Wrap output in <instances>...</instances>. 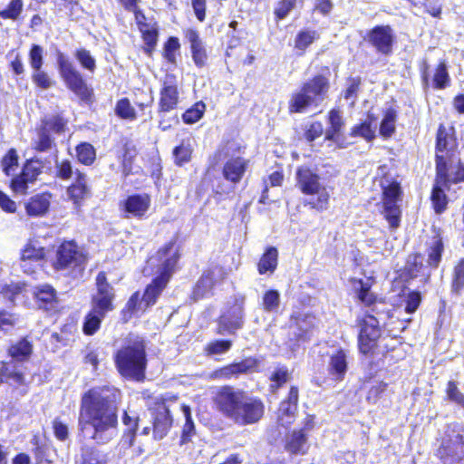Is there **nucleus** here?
Masks as SVG:
<instances>
[{
    "mask_svg": "<svg viewBox=\"0 0 464 464\" xmlns=\"http://www.w3.org/2000/svg\"><path fill=\"white\" fill-rule=\"evenodd\" d=\"M121 392L112 385L95 386L81 397L78 424L84 432L92 430L90 438L99 444L112 440L118 427V411Z\"/></svg>",
    "mask_w": 464,
    "mask_h": 464,
    "instance_id": "obj_1",
    "label": "nucleus"
},
{
    "mask_svg": "<svg viewBox=\"0 0 464 464\" xmlns=\"http://www.w3.org/2000/svg\"><path fill=\"white\" fill-rule=\"evenodd\" d=\"M216 411L239 426L257 423L265 415V404L256 396H248L241 389L221 386L213 397Z\"/></svg>",
    "mask_w": 464,
    "mask_h": 464,
    "instance_id": "obj_2",
    "label": "nucleus"
},
{
    "mask_svg": "<svg viewBox=\"0 0 464 464\" xmlns=\"http://www.w3.org/2000/svg\"><path fill=\"white\" fill-rule=\"evenodd\" d=\"M113 362L119 375L128 381L143 382L148 366L147 342L140 335L129 336L114 353Z\"/></svg>",
    "mask_w": 464,
    "mask_h": 464,
    "instance_id": "obj_3",
    "label": "nucleus"
},
{
    "mask_svg": "<svg viewBox=\"0 0 464 464\" xmlns=\"http://www.w3.org/2000/svg\"><path fill=\"white\" fill-rule=\"evenodd\" d=\"M329 90V78L323 73L314 74L290 94L287 101L289 114L306 113L319 107L326 99Z\"/></svg>",
    "mask_w": 464,
    "mask_h": 464,
    "instance_id": "obj_4",
    "label": "nucleus"
},
{
    "mask_svg": "<svg viewBox=\"0 0 464 464\" xmlns=\"http://www.w3.org/2000/svg\"><path fill=\"white\" fill-rule=\"evenodd\" d=\"M379 186L381 188L380 202L378 203L379 214L387 222L390 231H396L401 226L402 221L403 188L396 179H387L386 174L381 178Z\"/></svg>",
    "mask_w": 464,
    "mask_h": 464,
    "instance_id": "obj_5",
    "label": "nucleus"
},
{
    "mask_svg": "<svg viewBox=\"0 0 464 464\" xmlns=\"http://www.w3.org/2000/svg\"><path fill=\"white\" fill-rule=\"evenodd\" d=\"M464 182V164L459 160L453 171L435 169L434 181L430 189V208L436 215H442L449 208L450 199L446 191L452 185Z\"/></svg>",
    "mask_w": 464,
    "mask_h": 464,
    "instance_id": "obj_6",
    "label": "nucleus"
},
{
    "mask_svg": "<svg viewBox=\"0 0 464 464\" xmlns=\"http://www.w3.org/2000/svg\"><path fill=\"white\" fill-rule=\"evenodd\" d=\"M295 186L302 194L306 196L317 195L304 203L318 212H323L329 208L330 193L321 183L320 175L308 166H299L295 171Z\"/></svg>",
    "mask_w": 464,
    "mask_h": 464,
    "instance_id": "obj_7",
    "label": "nucleus"
},
{
    "mask_svg": "<svg viewBox=\"0 0 464 464\" xmlns=\"http://www.w3.org/2000/svg\"><path fill=\"white\" fill-rule=\"evenodd\" d=\"M57 69L66 88L82 102L92 104L94 100V91L87 82L82 73L60 51L56 53Z\"/></svg>",
    "mask_w": 464,
    "mask_h": 464,
    "instance_id": "obj_8",
    "label": "nucleus"
},
{
    "mask_svg": "<svg viewBox=\"0 0 464 464\" xmlns=\"http://www.w3.org/2000/svg\"><path fill=\"white\" fill-rule=\"evenodd\" d=\"M459 142L456 129L453 126L439 124L435 136V169L450 171V160L459 158Z\"/></svg>",
    "mask_w": 464,
    "mask_h": 464,
    "instance_id": "obj_9",
    "label": "nucleus"
},
{
    "mask_svg": "<svg viewBox=\"0 0 464 464\" xmlns=\"http://www.w3.org/2000/svg\"><path fill=\"white\" fill-rule=\"evenodd\" d=\"M179 259L180 253L179 249L177 248L169 257L163 260L160 266L158 275L154 276L150 283L145 286L140 297L144 301L145 306H148L149 309L156 304L160 295L167 287L172 275L177 269Z\"/></svg>",
    "mask_w": 464,
    "mask_h": 464,
    "instance_id": "obj_10",
    "label": "nucleus"
},
{
    "mask_svg": "<svg viewBox=\"0 0 464 464\" xmlns=\"http://www.w3.org/2000/svg\"><path fill=\"white\" fill-rule=\"evenodd\" d=\"M179 399L177 394L165 393L154 401L152 411V432L157 440H162L173 425V418L168 402H175Z\"/></svg>",
    "mask_w": 464,
    "mask_h": 464,
    "instance_id": "obj_11",
    "label": "nucleus"
},
{
    "mask_svg": "<svg viewBox=\"0 0 464 464\" xmlns=\"http://www.w3.org/2000/svg\"><path fill=\"white\" fill-rule=\"evenodd\" d=\"M358 324L360 325L358 349L362 354L372 356L378 347L382 333L379 321L374 315L365 314L358 321Z\"/></svg>",
    "mask_w": 464,
    "mask_h": 464,
    "instance_id": "obj_12",
    "label": "nucleus"
},
{
    "mask_svg": "<svg viewBox=\"0 0 464 464\" xmlns=\"http://www.w3.org/2000/svg\"><path fill=\"white\" fill-rule=\"evenodd\" d=\"M44 167V162L39 158L33 157L25 160L20 173L11 179L9 188L15 194H27L29 184L36 181L37 178L42 174Z\"/></svg>",
    "mask_w": 464,
    "mask_h": 464,
    "instance_id": "obj_13",
    "label": "nucleus"
},
{
    "mask_svg": "<svg viewBox=\"0 0 464 464\" xmlns=\"http://www.w3.org/2000/svg\"><path fill=\"white\" fill-rule=\"evenodd\" d=\"M180 92L177 75L167 73L161 81L157 112L160 116L179 109Z\"/></svg>",
    "mask_w": 464,
    "mask_h": 464,
    "instance_id": "obj_14",
    "label": "nucleus"
},
{
    "mask_svg": "<svg viewBox=\"0 0 464 464\" xmlns=\"http://www.w3.org/2000/svg\"><path fill=\"white\" fill-rule=\"evenodd\" d=\"M86 261V256L80 250L74 240H63L55 251L52 261V267L55 271H63L70 267H76Z\"/></svg>",
    "mask_w": 464,
    "mask_h": 464,
    "instance_id": "obj_15",
    "label": "nucleus"
},
{
    "mask_svg": "<svg viewBox=\"0 0 464 464\" xmlns=\"http://www.w3.org/2000/svg\"><path fill=\"white\" fill-rule=\"evenodd\" d=\"M95 292L91 295L90 305L111 313L115 310L116 291L109 282L107 273L100 271L95 276Z\"/></svg>",
    "mask_w": 464,
    "mask_h": 464,
    "instance_id": "obj_16",
    "label": "nucleus"
},
{
    "mask_svg": "<svg viewBox=\"0 0 464 464\" xmlns=\"http://www.w3.org/2000/svg\"><path fill=\"white\" fill-rule=\"evenodd\" d=\"M364 40L376 53L390 56L393 53L396 36L389 24H378L367 31Z\"/></svg>",
    "mask_w": 464,
    "mask_h": 464,
    "instance_id": "obj_17",
    "label": "nucleus"
},
{
    "mask_svg": "<svg viewBox=\"0 0 464 464\" xmlns=\"http://www.w3.org/2000/svg\"><path fill=\"white\" fill-rule=\"evenodd\" d=\"M226 277L227 273L221 266L209 267L204 270L192 286L190 299L197 302L212 295L216 285L223 283Z\"/></svg>",
    "mask_w": 464,
    "mask_h": 464,
    "instance_id": "obj_18",
    "label": "nucleus"
},
{
    "mask_svg": "<svg viewBox=\"0 0 464 464\" xmlns=\"http://www.w3.org/2000/svg\"><path fill=\"white\" fill-rule=\"evenodd\" d=\"M118 206L122 218L141 220L148 217L151 196L149 193H132L120 200Z\"/></svg>",
    "mask_w": 464,
    "mask_h": 464,
    "instance_id": "obj_19",
    "label": "nucleus"
},
{
    "mask_svg": "<svg viewBox=\"0 0 464 464\" xmlns=\"http://www.w3.org/2000/svg\"><path fill=\"white\" fill-rule=\"evenodd\" d=\"M432 232V236H430L425 242L427 282L431 276V272L437 270L442 263L446 246L445 238L441 229L439 227H433Z\"/></svg>",
    "mask_w": 464,
    "mask_h": 464,
    "instance_id": "obj_20",
    "label": "nucleus"
},
{
    "mask_svg": "<svg viewBox=\"0 0 464 464\" xmlns=\"http://www.w3.org/2000/svg\"><path fill=\"white\" fill-rule=\"evenodd\" d=\"M435 456L442 464H464V436L456 434L442 438Z\"/></svg>",
    "mask_w": 464,
    "mask_h": 464,
    "instance_id": "obj_21",
    "label": "nucleus"
},
{
    "mask_svg": "<svg viewBox=\"0 0 464 464\" xmlns=\"http://www.w3.org/2000/svg\"><path fill=\"white\" fill-rule=\"evenodd\" d=\"M29 63L33 69L32 82L41 90H48L55 84L49 73L43 70L44 48L39 44H32L29 53Z\"/></svg>",
    "mask_w": 464,
    "mask_h": 464,
    "instance_id": "obj_22",
    "label": "nucleus"
},
{
    "mask_svg": "<svg viewBox=\"0 0 464 464\" xmlns=\"http://www.w3.org/2000/svg\"><path fill=\"white\" fill-rule=\"evenodd\" d=\"M46 256V248L41 246L36 239L30 238L20 250V266L24 273L31 275L34 273L32 266L45 261Z\"/></svg>",
    "mask_w": 464,
    "mask_h": 464,
    "instance_id": "obj_23",
    "label": "nucleus"
},
{
    "mask_svg": "<svg viewBox=\"0 0 464 464\" xmlns=\"http://www.w3.org/2000/svg\"><path fill=\"white\" fill-rule=\"evenodd\" d=\"M0 383L13 385L14 389L23 388L21 394L27 393L29 382L26 380L25 372L19 363L9 361L0 362Z\"/></svg>",
    "mask_w": 464,
    "mask_h": 464,
    "instance_id": "obj_24",
    "label": "nucleus"
},
{
    "mask_svg": "<svg viewBox=\"0 0 464 464\" xmlns=\"http://www.w3.org/2000/svg\"><path fill=\"white\" fill-rule=\"evenodd\" d=\"M74 180L66 188L68 200L76 210H80L85 201L91 198L92 190L88 184L87 176L79 169L74 172Z\"/></svg>",
    "mask_w": 464,
    "mask_h": 464,
    "instance_id": "obj_25",
    "label": "nucleus"
},
{
    "mask_svg": "<svg viewBox=\"0 0 464 464\" xmlns=\"http://www.w3.org/2000/svg\"><path fill=\"white\" fill-rule=\"evenodd\" d=\"M244 324V307L243 304H238L228 309L217 319V327L215 333L219 335L226 334H235L236 332L243 327Z\"/></svg>",
    "mask_w": 464,
    "mask_h": 464,
    "instance_id": "obj_26",
    "label": "nucleus"
},
{
    "mask_svg": "<svg viewBox=\"0 0 464 464\" xmlns=\"http://www.w3.org/2000/svg\"><path fill=\"white\" fill-rule=\"evenodd\" d=\"M299 401V389L296 385L289 388L287 396L281 401L277 410V422L283 427H287L294 423Z\"/></svg>",
    "mask_w": 464,
    "mask_h": 464,
    "instance_id": "obj_27",
    "label": "nucleus"
},
{
    "mask_svg": "<svg viewBox=\"0 0 464 464\" xmlns=\"http://www.w3.org/2000/svg\"><path fill=\"white\" fill-rule=\"evenodd\" d=\"M250 160L242 156L228 158L223 164L222 176L232 185L239 184L248 170Z\"/></svg>",
    "mask_w": 464,
    "mask_h": 464,
    "instance_id": "obj_28",
    "label": "nucleus"
},
{
    "mask_svg": "<svg viewBox=\"0 0 464 464\" xmlns=\"http://www.w3.org/2000/svg\"><path fill=\"white\" fill-rule=\"evenodd\" d=\"M53 198V195L49 190L29 197L24 204L26 216L33 218L45 217L50 211Z\"/></svg>",
    "mask_w": 464,
    "mask_h": 464,
    "instance_id": "obj_29",
    "label": "nucleus"
},
{
    "mask_svg": "<svg viewBox=\"0 0 464 464\" xmlns=\"http://www.w3.org/2000/svg\"><path fill=\"white\" fill-rule=\"evenodd\" d=\"M33 298L39 310L45 312L56 311L59 304L57 291L50 284L35 285L32 291Z\"/></svg>",
    "mask_w": 464,
    "mask_h": 464,
    "instance_id": "obj_30",
    "label": "nucleus"
},
{
    "mask_svg": "<svg viewBox=\"0 0 464 464\" xmlns=\"http://www.w3.org/2000/svg\"><path fill=\"white\" fill-rule=\"evenodd\" d=\"M328 126L325 131L324 140L334 141L339 148H345L349 143L346 142L343 130L344 121L338 109H331L326 116Z\"/></svg>",
    "mask_w": 464,
    "mask_h": 464,
    "instance_id": "obj_31",
    "label": "nucleus"
},
{
    "mask_svg": "<svg viewBox=\"0 0 464 464\" xmlns=\"http://www.w3.org/2000/svg\"><path fill=\"white\" fill-rule=\"evenodd\" d=\"M349 282L353 286L352 290L355 298L363 306L371 307L378 302L379 298L377 294L372 291V287L375 283L372 276L368 277L366 280L350 277Z\"/></svg>",
    "mask_w": 464,
    "mask_h": 464,
    "instance_id": "obj_32",
    "label": "nucleus"
},
{
    "mask_svg": "<svg viewBox=\"0 0 464 464\" xmlns=\"http://www.w3.org/2000/svg\"><path fill=\"white\" fill-rule=\"evenodd\" d=\"M184 35L189 43L191 57L194 64L198 68L207 65L208 55L200 38L199 32L196 28H187Z\"/></svg>",
    "mask_w": 464,
    "mask_h": 464,
    "instance_id": "obj_33",
    "label": "nucleus"
},
{
    "mask_svg": "<svg viewBox=\"0 0 464 464\" xmlns=\"http://www.w3.org/2000/svg\"><path fill=\"white\" fill-rule=\"evenodd\" d=\"M148 306L140 297V291L133 292L126 301L120 312V320L122 324L129 323L134 316H140L147 313Z\"/></svg>",
    "mask_w": 464,
    "mask_h": 464,
    "instance_id": "obj_34",
    "label": "nucleus"
},
{
    "mask_svg": "<svg viewBox=\"0 0 464 464\" xmlns=\"http://www.w3.org/2000/svg\"><path fill=\"white\" fill-rule=\"evenodd\" d=\"M34 353V343L27 336L19 338L12 343L7 350V355L12 359L10 362L23 363L30 360Z\"/></svg>",
    "mask_w": 464,
    "mask_h": 464,
    "instance_id": "obj_35",
    "label": "nucleus"
},
{
    "mask_svg": "<svg viewBox=\"0 0 464 464\" xmlns=\"http://www.w3.org/2000/svg\"><path fill=\"white\" fill-rule=\"evenodd\" d=\"M90 306V310L83 317L82 325V331L86 336H92L97 334L102 327V321L109 314L108 312L95 306Z\"/></svg>",
    "mask_w": 464,
    "mask_h": 464,
    "instance_id": "obj_36",
    "label": "nucleus"
},
{
    "mask_svg": "<svg viewBox=\"0 0 464 464\" xmlns=\"http://www.w3.org/2000/svg\"><path fill=\"white\" fill-rule=\"evenodd\" d=\"M279 251L276 246H268L265 248L256 263L259 275H273L278 266Z\"/></svg>",
    "mask_w": 464,
    "mask_h": 464,
    "instance_id": "obj_37",
    "label": "nucleus"
},
{
    "mask_svg": "<svg viewBox=\"0 0 464 464\" xmlns=\"http://www.w3.org/2000/svg\"><path fill=\"white\" fill-rule=\"evenodd\" d=\"M348 369L345 351L337 349L329 358L328 372L336 381H343Z\"/></svg>",
    "mask_w": 464,
    "mask_h": 464,
    "instance_id": "obj_38",
    "label": "nucleus"
},
{
    "mask_svg": "<svg viewBox=\"0 0 464 464\" xmlns=\"http://www.w3.org/2000/svg\"><path fill=\"white\" fill-rule=\"evenodd\" d=\"M403 273L410 279H414L420 276H426V260H423V256L420 252L414 251L408 256Z\"/></svg>",
    "mask_w": 464,
    "mask_h": 464,
    "instance_id": "obj_39",
    "label": "nucleus"
},
{
    "mask_svg": "<svg viewBox=\"0 0 464 464\" xmlns=\"http://www.w3.org/2000/svg\"><path fill=\"white\" fill-rule=\"evenodd\" d=\"M139 32L140 33V37L143 42L141 49L148 57L151 58L159 42V24L156 21H154L151 23V25L147 28L139 30Z\"/></svg>",
    "mask_w": 464,
    "mask_h": 464,
    "instance_id": "obj_40",
    "label": "nucleus"
},
{
    "mask_svg": "<svg viewBox=\"0 0 464 464\" xmlns=\"http://www.w3.org/2000/svg\"><path fill=\"white\" fill-rule=\"evenodd\" d=\"M308 440V434H304L299 429L293 430L285 436L284 448L285 451L292 455L305 454L303 450Z\"/></svg>",
    "mask_w": 464,
    "mask_h": 464,
    "instance_id": "obj_41",
    "label": "nucleus"
},
{
    "mask_svg": "<svg viewBox=\"0 0 464 464\" xmlns=\"http://www.w3.org/2000/svg\"><path fill=\"white\" fill-rule=\"evenodd\" d=\"M320 38V34L314 29L303 28L294 39V49L298 55H304L308 48Z\"/></svg>",
    "mask_w": 464,
    "mask_h": 464,
    "instance_id": "obj_42",
    "label": "nucleus"
},
{
    "mask_svg": "<svg viewBox=\"0 0 464 464\" xmlns=\"http://www.w3.org/2000/svg\"><path fill=\"white\" fill-rule=\"evenodd\" d=\"M67 125L68 120L59 112L51 116L44 117L41 119L38 126L51 134L53 133L60 135L68 130Z\"/></svg>",
    "mask_w": 464,
    "mask_h": 464,
    "instance_id": "obj_43",
    "label": "nucleus"
},
{
    "mask_svg": "<svg viewBox=\"0 0 464 464\" xmlns=\"http://www.w3.org/2000/svg\"><path fill=\"white\" fill-rule=\"evenodd\" d=\"M194 148L191 140L182 139L172 150L173 162L177 167H183L192 160Z\"/></svg>",
    "mask_w": 464,
    "mask_h": 464,
    "instance_id": "obj_44",
    "label": "nucleus"
},
{
    "mask_svg": "<svg viewBox=\"0 0 464 464\" xmlns=\"http://www.w3.org/2000/svg\"><path fill=\"white\" fill-rule=\"evenodd\" d=\"M36 138L32 141V150L38 153H45L51 150H56L57 145L55 139L51 133L45 131L39 126L35 129Z\"/></svg>",
    "mask_w": 464,
    "mask_h": 464,
    "instance_id": "obj_45",
    "label": "nucleus"
},
{
    "mask_svg": "<svg viewBox=\"0 0 464 464\" xmlns=\"http://www.w3.org/2000/svg\"><path fill=\"white\" fill-rule=\"evenodd\" d=\"M27 284L24 281L10 282L4 284L0 288V295L12 305H15L16 300L24 296L26 293Z\"/></svg>",
    "mask_w": 464,
    "mask_h": 464,
    "instance_id": "obj_46",
    "label": "nucleus"
},
{
    "mask_svg": "<svg viewBox=\"0 0 464 464\" xmlns=\"http://www.w3.org/2000/svg\"><path fill=\"white\" fill-rule=\"evenodd\" d=\"M181 411L185 416V423L181 429V434L179 438V446L186 445L192 440V438L196 435V426L192 419L190 407L187 404L181 405Z\"/></svg>",
    "mask_w": 464,
    "mask_h": 464,
    "instance_id": "obj_47",
    "label": "nucleus"
},
{
    "mask_svg": "<svg viewBox=\"0 0 464 464\" xmlns=\"http://www.w3.org/2000/svg\"><path fill=\"white\" fill-rule=\"evenodd\" d=\"M464 290V257L459 258L453 266L450 279V292L459 295Z\"/></svg>",
    "mask_w": 464,
    "mask_h": 464,
    "instance_id": "obj_48",
    "label": "nucleus"
},
{
    "mask_svg": "<svg viewBox=\"0 0 464 464\" xmlns=\"http://www.w3.org/2000/svg\"><path fill=\"white\" fill-rule=\"evenodd\" d=\"M376 120L373 114L368 115V120L359 124L353 125L349 132L351 137H362L366 141H372L375 138V132L372 128V123Z\"/></svg>",
    "mask_w": 464,
    "mask_h": 464,
    "instance_id": "obj_49",
    "label": "nucleus"
},
{
    "mask_svg": "<svg viewBox=\"0 0 464 464\" xmlns=\"http://www.w3.org/2000/svg\"><path fill=\"white\" fill-rule=\"evenodd\" d=\"M237 378L260 372L261 360L255 356H246L239 362H233Z\"/></svg>",
    "mask_w": 464,
    "mask_h": 464,
    "instance_id": "obj_50",
    "label": "nucleus"
},
{
    "mask_svg": "<svg viewBox=\"0 0 464 464\" xmlns=\"http://www.w3.org/2000/svg\"><path fill=\"white\" fill-rule=\"evenodd\" d=\"M431 82V86L435 90H444L450 85V76L444 61L436 65Z\"/></svg>",
    "mask_w": 464,
    "mask_h": 464,
    "instance_id": "obj_51",
    "label": "nucleus"
},
{
    "mask_svg": "<svg viewBox=\"0 0 464 464\" xmlns=\"http://www.w3.org/2000/svg\"><path fill=\"white\" fill-rule=\"evenodd\" d=\"M76 159L84 166H92L96 160V150L92 144L83 141L75 146Z\"/></svg>",
    "mask_w": 464,
    "mask_h": 464,
    "instance_id": "obj_52",
    "label": "nucleus"
},
{
    "mask_svg": "<svg viewBox=\"0 0 464 464\" xmlns=\"http://www.w3.org/2000/svg\"><path fill=\"white\" fill-rule=\"evenodd\" d=\"M79 464H108V456L96 447H86L82 450Z\"/></svg>",
    "mask_w": 464,
    "mask_h": 464,
    "instance_id": "obj_53",
    "label": "nucleus"
},
{
    "mask_svg": "<svg viewBox=\"0 0 464 464\" xmlns=\"http://www.w3.org/2000/svg\"><path fill=\"white\" fill-rule=\"evenodd\" d=\"M179 39L177 36H169L163 44L161 55L169 64L177 63V54L180 51Z\"/></svg>",
    "mask_w": 464,
    "mask_h": 464,
    "instance_id": "obj_54",
    "label": "nucleus"
},
{
    "mask_svg": "<svg viewBox=\"0 0 464 464\" xmlns=\"http://www.w3.org/2000/svg\"><path fill=\"white\" fill-rule=\"evenodd\" d=\"M291 379V372L286 365H277L271 373L269 390L276 392L282 388Z\"/></svg>",
    "mask_w": 464,
    "mask_h": 464,
    "instance_id": "obj_55",
    "label": "nucleus"
},
{
    "mask_svg": "<svg viewBox=\"0 0 464 464\" xmlns=\"http://www.w3.org/2000/svg\"><path fill=\"white\" fill-rule=\"evenodd\" d=\"M397 119V111L392 107L385 110L383 118L380 123V134L384 138L392 137L395 130V122Z\"/></svg>",
    "mask_w": 464,
    "mask_h": 464,
    "instance_id": "obj_56",
    "label": "nucleus"
},
{
    "mask_svg": "<svg viewBox=\"0 0 464 464\" xmlns=\"http://www.w3.org/2000/svg\"><path fill=\"white\" fill-rule=\"evenodd\" d=\"M137 156L136 146L131 141H126L122 145L121 169L124 176H129L132 172V165Z\"/></svg>",
    "mask_w": 464,
    "mask_h": 464,
    "instance_id": "obj_57",
    "label": "nucleus"
},
{
    "mask_svg": "<svg viewBox=\"0 0 464 464\" xmlns=\"http://www.w3.org/2000/svg\"><path fill=\"white\" fill-rule=\"evenodd\" d=\"M24 11L23 0H10L5 8L0 10V18L15 22L20 19Z\"/></svg>",
    "mask_w": 464,
    "mask_h": 464,
    "instance_id": "obj_58",
    "label": "nucleus"
},
{
    "mask_svg": "<svg viewBox=\"0 0 464 464\" xmlns=\"http://www.w3.org/2000/svg\"><path fill=\"white\" fill-rule=\"evenodd\" d=\"M233 345L231 340L228 339H215L208 342L204 346V354L206 356H214L218 354H224L227 353Z\"/></svg>",
    "mask_w": 464,
    "mask_h": 464,
    "instance_id": "obj_59",
    "label": "nucleus"
},
{
    "mask_svg": "<svg viewBox=\"0 0 464 464\" xmlns=\"http://www.w3.org/2000/svg\"><path fill=\"white\" fill-rule=\"evenodd\" d=\"M114 111L121 120L133 121L138 118L135 109L127 97L121 98L117 101Z\"/></svg>",
    "mask_w": 464,
    "mask_h": 464,
    "instance_id": "obj_60",
    "label": "nucleus"
},
{
    "mask_svg": "<svg viewBox=\"0 0 464 464\" xmlns=\"http://www.w3.org/2000/svg\"><path fill=\"white\" fill-rule=\"evenodd\" d=\"M19 314L6 309H0V335L12 332L19 323Z\"/></svg>",
    "mask_w": 464,
    "mask_h": 464,
    "instance_id": "obj_61",
    "label": "nucleus"
},
{
    "mask_svg": "<svg viewBox=\"0 0 464 464\" xmlns=\"http://www.w3.org/2000/svg\"><path fill=\"white\" fill-rule=\"evenodd\" d=\"M205 111L206 104L202 101L197 102L182 113V121L186 124H194L202 119Z\"/></svg>",
    "mask_w": 464,
    "mask_h": 464,
    "instance_id": "obj_62",
    "label": "nucleus"
},
{
    "mask_svg": "<svg viewBox=\"0 0 464 464\" xmlns=\"http://www.w3.org/2000/svg\"><path fill=\"white\" fill-rule=\"evenodd\" d=\"M1 167L5 176L13 175L14 169L19 165V156L14 148L9 149L1 159Z\"/></svg>",
    "mask_w": 464,
    "mask_h": 464,
    "instance_id": "obj_63",
    "label": "nucleus"
},
{
    "mask_svg": "<svg viewBox=\"0 0 464 464\" xmlns=\"http://www.w3.org/2000/svg\"><path fill=\"white\" fill-rule=\"evenodd\" d=\"M446 399L464 409V393L459 389L458 382L453 380L447 382L446 389Z\"/></svg>",
    "mask_w": 464,
    "mask_h": 464,
    "instance_id": "obj_64",
    "label": "nucleus"
}]
</instances>
